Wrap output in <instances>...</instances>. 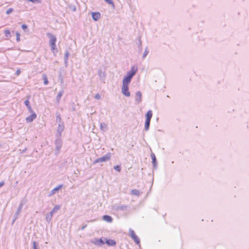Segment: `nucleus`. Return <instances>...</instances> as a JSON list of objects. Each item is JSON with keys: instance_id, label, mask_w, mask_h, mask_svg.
I'll return each instance as SVG.
<instances>
[{"instance_id": "1", "label": "nucleus", "mask_w": 249, "mask_h": 249, "mask_svg": "<svg viewBox=\"0 0 249 249\" xmlns=\"http://www.w3.org/2000/svg\"><path fill=\"white\" fill-rule=\"evenodd\" d=\"M47 36L50 38L49 43L51 46V49L53 52V53H54L55 52H57L55 44L56 38L53 35L50 33H48Z\"/></svg>"}, {"instance_id": "2", "label": "nucleus", "mask_w": 249, "mask_h": 249, "mask_svg": "<svg viewBox=\"0 0 249 249\" xmlns=\"http://www.w3.org/2000/svg\"><path fill=\"white\" fill-rule=\"evenodd\" d=\"M25 203H26V200L24 199H22L20 201V203L19 205H18V207L17 210V212H16V213H15V214L14 215V219L13 220V223H14L16 221V220L18 218L19 214L22 211V207L25 204Z\"/></svg>"}, {"instance_id": "3", "label": "nucleus", "mask_w": 249, "mask_h": 249, "mask_svg": "<svg viewBox=\"0 0 249 249\" xmlns=\"http://www.w3.org/2000/svg\"><path fill=\"white\" fill-rule=\"evenodd\" d=\"M61 207L60 205H56L52 209V210L46 215V219L47 221H50L52 219L53 215L54 213H56L60 209Z\"/></svg>"}, {"instance_id": "4", "label": "nucleus", "mask_w": 249, "mask_h": 249, "mask_svg": "<svg viewBox=\"0 0 249 249\" xmlns=\"http://www.w3.org/2000/svg\"><path fill=\"white\" fill-rule=\"evenodd\" d=\"M111 158V154L110 153H107L105 156L96 159L95 160L93 161V164H96L98 162H106L107 160H109Z\"/></svg>"}, {"instance_id": "5", "label": "nucleus", "mask_w": 249, "mask_h": 249, "mask_svg": "<svg viewBox=\"0 0 249 249\" xmlns=\"http://www.w3.org/2000/svg\"><path fill=\"white\" fill-rule=\"evenodd\" d=\"M129 84V83L123 82V85L122 87V93L126 97H129L130 95V93L128 89Z\"/></svg>"}, {"instance_id": "6", "label": "nucleus", "mask_w": 249, "mask_h": 249, "mask_svg": "<svg viewBox=\"0 0 249 249\" xmlns=\"http://www.w3.org/2000/svg\"><path fill=\"white\" fill-rule=\"evenodd\" d=\"M55 150H56L55 155H57L59 153L60 149H61V148L62 147V141L60 137L57 138L55 140Z\"/></svg>"}, {"instance_id": "7", "label": "nucleus", "mask_w": 249, "mask_h": 249, "mask_svg": "<svg viewBox=\"0 0 249 249\" xmlns=\"http://www.w3.org/2000/svg\"><path fill=\"white\" fill-rule=\"evenodd\" d=\"M129 235L131 238L134 241L135 243L137 245H140V240L139 237L136 235L133 230H129Z\"/></svg>"}, {"instance_id": "8", "label": "nucleus", "mask_w": 249, "mask_h": 249, "mask_svg": "<svg viewBox=\"0 0 249 249\" xmlns=\"http://www.w3.org/2000/svg\"><path fill=\"white\" fill-rule=\"evenodd\" d=\"M133 76V74L128 71L126 75L124 76L123 82L129 84Z\"/></svg>"}, {"instance_id": "9", "label": "nucleus", "mask_w": 249, "mask_h": 249, "mask_svg": "<svg viewBox=\"0 0 249 249\" xmlns=\"http://www.w3.org/2000/svg\"><path fill=\"white\" fill-rule=\"evenodd\" d=\"M142 93L141 91H138L136 92L135 99L136 104H140L142 102Z\"/></svg>"}, {"instance_id": "10", "label": "nucleus", "mask_w": 249, "mask_h": 249, "mask_svg": "<svg viewBox=\"0 0 249 249\" xmlns=\"http://www.w3.org/2000/svg\"><path fill=\"white\" fill-rule=\"evenodd\" d=\"M64 129V125L63 123H61L58 124L57 129V134L59 135L60 137L61 136L62 132L63 131Z\"/></svg>"}, {"instance_id": "11", "label": "nucleus", "mask_w": 249, "mask_h": 249, "mask_svg": "<svg viewBox=\"0 0 249 249\" xmlns=\"http://www.w3.org/2000/svg\"><path fill=\"white\" fill-rule=\"evenodd\" d=\"M92 243L97 246H101L105 243V242L102 238H95Z\"/></svg>"}, {"instance_id": "12", "label": "nucleus", "mask_w": 249, "mask_h": 249, "mask_svg": "<svg viewBox=\"0 0 249 249\" xmlns=\"http://www.w3.org/2000/svg\"><path fill=\"white\" fill-rule=\"evenodd\" d=\"M37 116L35 112L31 113V114L29 116H28L26 118V121L27 123H31L34 120H35Z\"/></svg>"}, {"instance_id": "13", "label": "nucleus", "mask_w": 249, "mask_h": 249, "mask_svg": "<svg viewBox=\"0 0 249 249\" xmlns=\"http://www.w3.org/2000/svg\"><path fill=\"white\" fill-rule=\"evenodd\" d=\"M91 17L94 21H97L101 17V14L99 12H92Z\"/></svg>"}, {"instance_id": "14", "label": "nucleus", "mask_w": 249, "mask_h": 249, "mask_svg": "<svg viewBox=\"0 0 249 249\" xmlns=\"http://www.w3.org/2000/svg\"><path fill=\"white\" fill-rule=\"evenodd\" d=\"M114 207L115 209L117 211H123L126 210L128 207L124 205H122L120 206H114Z\"/></svg>"}, {"instance_id": "15", "label": "nucleus", "mask_w": 249, "mask_h": 249, "mask_svg": "<svg viewBox=\"0 0 249 249\" xmlns=\"http://www.w3.org/2000/svg\"><path fill=\"white\" fill-rule=\"evenodd\" d=\"M63 187L62 184H60L57 187H55L54 189L52 190L50 193L49 196H52L53 195H54L55 192L58 190H59L60 189H61Z\"/></svg>"}, {"instance_id": "16", "label": "nucleus", "mask_w": 249, "mask_h": 249, "mask_svg": "<svg viewBox=\"0 0 249 249\" xmlns=\"http://www.w3.org/2000/svg\"><path fill=\"white\" fill-rule=\"evenodd\" d=\"M98 75L102 81H104L105 79L106 73L104 71H103L101 69H99L98 71Z\"/></svg>"}, {"instance_id": "17", "label": "nucleus", "mask_w": 249, "mask_h": 249, "mask_svg": "<svg viewBox=\"0 0 249 249\" xmlns=\"http://www.w3.org/2000/svg\"><path fill=\"white\" fill-rule=\"evenodd\" d=\"M63 94H64V90L63 89L60 90L57 94V95L56 97V101L58 104L59 103L61 98L63 96Z\"/></svg>"}, {"instance_id": "18", "label": "nucleus", "mask_w": 249, "mask_h": 249, "mask_svg": "<svg viewBox=\"0 0 249 249\" xmlns=\"http://www.w3.org/2000/svg\"><path fill=\"white\" fill-rule=\"evenodd\" d=\"M105 239L106 240L105 243H106V244L107 245L110 246H114L116 245V242L114 240L107 239V238H105Z\"/></svg>"}, {"instance_id": "19", "label": "nucleus", "mask_w": 249, "mask_h": 249, "mask_svg": "<svg viewBox=\"0 0 249 249\" xmlns=\"http://www.w3.org/2000/svg\"><path fill=\"white\" fill-rule=\"evenodd\" d=\"M151 157L152 160V163L153 165V167L154 168H157V163L156 158V156H155V154L153 153H152L151 154Z\"/></svg>"}, {"instance_id": "20", "label": "nucleus", "mask_w": 249, "mask_h": 249, "mask_svg": "<svg viewBox=\"0 0 249 249\" xmlns=\"http://www.w3.org/2000/svg\"><path fill=\"white\" fill-rule=\"evenodd\" d=\"M70 56L69 53L67 51L65 53V56H64V62H65V66L66 67H67L68 65V58Z\"/></svg>"}, {"instance_id": "21", "label": "nucleus", "mask_w": 249, "mask_h": 249, "mask_svg": "<svg viewBox=\"0 0 249 249\" xmlns=\"http://www.w3.org/2000/svg\"><path fill=\"white\" fill-rule=\"evenodd\" d=\"M100 129L104 132L106 131L108 129L107 124L104 122L100 124Z\"/></svg>"}, {"instance_id": "22", "label": "nucleus", "mask_w": 249, "mask_h": 249, "mask_svg": "<svg viewBox=\"0 0 249 249\" xmlns=\"http://www.w3.org/2000/svg\"><path fill=\"white\" fill-rule=\"evenodd\" d=\"M103 219L104 220L109 223H110L112 221V218L111 217V216L108 215H104Z\"/></svg>"}, {"instance_id": "23", "label": "nucleus", "mask_w": 249, "mask_h": 249, "mask_svg": "<svg viewBox=\"0 0 249 249\" xmlns=\"http://www.w3.org/2000/svg\"><path fill=\"white\" fill-rule=\"evenodd\" d=\"M152 115L153 113L152 110H148L146 114V120H151Z\"/></svg>"}, {"instance_id": "24", "label": "nucleus", "mask_w": 249, "mask_h": 249, "mask_svg": "<svg viewBox=\"0 0 249 249\" xmlns=\"http://www.w3.org/2000/svg\"><path fill=\"white\" fill-rule=\"evenodd\" d=\"M137 70H138L137 67L133 66L131 68L130 70L129 71H128V72L134 75L135 74V73H136Z\"/></svg>"}, {"instance_id": "25", "label": "nucleus", "mask_w": 249, "mask_h": 249, "mask_svg": "<svg viewBox=\"0 0 249 249\" xmlns=\"http://www.w3.org/2000/svg\"><path fill=\"white\" fill-rule=\"evenodd\" d=\"M150 121L151 120H145V125H144V129L145 131L148 130V129L149 128Z\"/></svg>"}, {"instance_id": "26", "label": "nucleus", "mask_w": 249, "mask_h": 249, "mask_svg": "<svg viewBox=\"0 0 249 249\" xmlns=\"http://www.w3.org/2000/svg\"><path fill=\"white\" fill-rule=\"evenodd\" d=\"M131 194L135 195V196H139L140 195V191L138 190H136V189L132 190L131 191Z\"/></svg>"}, {"instance_id": "27", "label": "nucleus", "mask_w": 249, "mask_h": 249, "mask_svg": "<svg viewBox=\"0 0 249 249\" xmlns=\"http://www.w3.org/2000/svg\"><path fill=\"white\" fill-rule=\"evenodd\" d=\"M149 53V50L148 47H146L144 50V52L142 55V58H145Z\"/></svg>"}, {"instance_id": "28", "label": "nucleus", "mask_w": 249, "mask_h": 249, "mask_svg": "<svg viewBox=\"0 0 249 249\" xmlns=\"http://www.w3.org/2000/svg\"><path fill=\"white\" fill-rule=\"evenodd\" d=\"M5 36L7 38H10L11 36V33L9 30H5L4 31Z\"/></svg>"}, {"instance_id": "29", "label": "nucleus", "mask_w": 249, "mask_h": 249, "mask_svg": "<svg viewBox=\"0 0 249 249\" xmlns=\"http://www.w3.org/2000/svg\"><path fill=\"white\" fill-rule=\"evenodd\" d=\"M43 79L44 80V84L45 85H47L48 84L49 82L48 80L47 77L46 75L45 74H43Z\"/></svg>"}, {"instance_id": "30", "label": "nucleus", "mask_w": 249, "mask_h": 249, "mask_svg": "<svg viewBox=\"0 0 249 249\" xmlns=\"http://www.w3.org/2000/svg\"><path fill=\"white\" fill-rule=\"evenodd\" d=\"M105 1H106L107 3L110 4L112 5V7L114 8H115V5H114V4L113 2V1L112 0H104Z\"/></svg>"}, {"instance_id": "31", "label": "nucleus", "mask_w": 249, "mask_h": 249, "mask_svg": "<svg viewBox=\"0 0 249 249\" xmlns=\"http://www.w3.org/2000/svg\"><path fill=\"white\" fill-rule=\"evenodd\" d=\"M114 169L117 172H120L121 170V167L120 165H116L114 166Z\"/></svg>"}, {"instance_id": "32", "label": "nucleus", "mask_w": 249, "mask_h": 249, "mask_svg": "<svg viewBox=\"0 0 249 249\" xmlns=\"http://www.w3.org/2000/svg\"><path fill=\"white\" fill-rule=\"evenodd\" d=\"M138 49L139 50V51L140 52H141L142 51V41H141V40L140 38L139 39V40Z\"/></svg>"}, {"instance_id": "33", "label": "nucleus", "mask_w": 249, "mask_h": 249, "mask_svg": "<svg viewBox=\"0 0 249 249\" xmlns=\"http://www.w3.org/2000/svg\"><path fill=\"white\" fill-rule=\"evenodd\" d=\"M16 40L18 42H19L20 40V34L18 32H16Z\"/></svg>"}, {"instance_id": "34", "label": "nucleus", "mask_w": 249, "mask_h": 249, "mask_svg": "<svg viewBox=\"0 0 249 249\" xmlns=\"http://www.w3.org/2000/svg\"><path fill=\"white\" fill-rule=\"evenodd\" d=\"M29 97L28 98V99H27L26 100H25L24 102V105L27 107H29L30 106V102L29 101Z\"/></svg>"}, {"instance_id": "35", "label": "nucleus", "mask_w": 249, "mask_h": 249, "mask_svg": "<svg viewBox=\"0 0 249 249\" xmlns=\"http://www.w3.org/2000/svg\"><path fill=\"white\" fill-rule=\"evenodd\" d=\"M13 11H14V9L12 8H10L7 10V11H6V14L7 15H9Z\"/></svg>"}, {"instance_id": "36", "label": "nucleus", "mask_w": 249, "mask_h": 249, "mask_svg": "<svg viewBox=\"0 0 249 249\" xmlns=\"http://www.w3.org/2000/svg\"><path fill=\"white\" fill-rule=\"evenodd\" d=\"M27 108L30 113H32L35 112V111H34V110L32 108V107L31 106L27 107Z\"/></svg>"}, {"instance_id": "37", "label": "nucleus", "mask_w": 249, "mask_h": 249, "mask_svg": "<svg viewBox=\"0 0 249 249\" xmlns=\"http://www.w3.org/2000/svg\"><path fill=\"white\" fill-rule=\"evenodd\" d=\"M33 249H38L37 248V244H36V241H34L33 242Z\"/></svg>"}, {"instance_id": "38", "label": "nucleus", "mask_w": 249, "mask_h": 249, "mask_svg": "<svg viewBox=\"0 0 249 249\" xmlns=\"http://www.w3.org/2000/svg\"><path fill=\"white\" fill-rule=\"evenodd\" d=\"M56 121H59V122L60 123H62V122H61V117H60V115H59V114H58V115H57L56 116Z\"/></svg>"}, {"instance_id": "39", "label": "nucleus", "mask_w": 249, "mask_h": 249, "mask_svg": "<svg viewBox=\"0 0 249 249\" xmlns=\"http://www.w3.org/2000/svg\"><path fill=\"white\" fill-rule=\"evenodd\" d=\"M21 28L24 31H26V30L27 29V26L26 24H22Z\"/></svg>"}, {"instance_id": "40", "label": "nucleus", "mask_w": 249, "mask_h": 249, "mask_svg": "<svg viewBox=\"0 0 249 249\" xmlns=\"http://www.w3.org/2000/svg\"><path fill=\"white\" fill-rule=\"evenodd\" d=\"M100 98H101V96H100V95L99 93H97V94L95 95V98L96 99L98 100V99H100Z\"/></svg>"}, {"instance_id": "41", "label": "nucleus", "mask_w": 249, "mask_h": 249, "mask_svg": "<svg viewBox=\"0 0 249 249\" xmlns=\"http://www.w3.org/2000/svg\"><path fill=\"white\" fill-rule=\"evenodd\" d=\"M59 79H60V83H61L62 84H63V78L62 77V76H61V74H60V75L59 76Z\"/></svg>"}, {"instance_id": "42", "label": "nucleus", "mask_w": 249, "mask_h": 249, "mask_svg": "<svg viewBox=\"0 0 249 249\" xmlns=\"http://www.w3.org/2000/svg\"><path fill=\"white\" fill-rule=\"evenodd\" d=\"M20 73V70H17V71H16V75H18Z\"/></svg>"}, {"instance_id": "43", "label": "nucleus", "mask_w": 249, "mask_h": 249, "mask_svg": "<svg viewBox=\"0 0 249 249\" xmlns=\"http://www.w3.org/2000/svg\"><path fill=\"white\" fill-rule=\"evenodd\" d=\"M4 184H5L4 181H1L0 182V187L3 186L4 185Z\"/></svg>"}, {"instance_id": "44", "label": "nucleus", "mask_w": 249, "mask_h": 249, "mask_svg": "<svg viewBox=\"0 0 249 249\" xmlns=\"http://www.w3.org/2000/svg\"><path fill=\"white\" fill-rule=\"evenodd\" d=\"M87 227V225H83L81 228V230H83L86 227Z\"/></svg>"}, {"instance_id": "45", "label": "nucleus", "mask_w": 249, "mask_h": 249, "mask_svg": "<svg viewBox=\"0 0 249 249\" xmlns=\"http://www.w3.org/2000/svg\"><path fill=\"white\" fill-rule=\"evenodd\" d=\"M72 110H75V107H72Z\"/></svg>"}]
</instances>
